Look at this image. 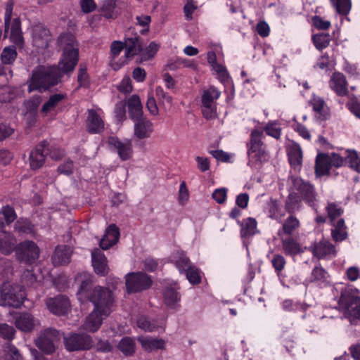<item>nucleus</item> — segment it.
Instances as JSON below:
<instances>
[{"mask_svg":"<svg viewBox=\"0 0 360 360\" xmlns=\"http://www.w3.org/2000/svg\"><path fill=\"white\" fill-rule=\"evenodd\" d=\"M137 326L139 328L148 332H152L158 329V326L154 322H150L143 316L140 317L137 320Z\"/></svg>","mask_w":360,"mask_h":360,"instance_id":"6e6d98bb","label":"nucleus"},{"mask_svg":"<svg viewBox=\"0 0 360 360\" xmlns=\"http://www.w3.org/2000/svg\"><path fill=\"white\" fill-rule=\"evenodd\" d=\"M58 41L63 51L58 63V69L63 73L72 72L79 59V49L75 37L71 33H64L60 35Z\"/></svg>","mask_w":360,"mask_h":360,"instance_id":"f03ea898","label":"nucleus"},{"mask_svg":"<svg viewBox=\"0 0 360 360\" xmlns=\"http://www.w3.org/2000/svg\"><path fill=\"white\" fill-rule=\"evenodd\" d=\"M339 305L346 311L351 322L360 320V298L352 290L342 291Z\"/></svg>","mask_w":360,"mask_h":360,"instance_id":"423d86ee","label":"nucleus"},{"mask_svg":"<svg viewBox=\"0 0 360 360\" xmlns=\"http://www.w3.org/2000/svg\"><path fill=\"white\" fill-rule=\"evenodd\" d=\"M13 3L8 2L5 9V33L11 29L10 39L16 45L21 46L23 43V37L21 32L20 20L18 18L12 19Z\"/></svg>","mask_w":360,"mask_h":360,"instance_id":"0eeeda50","label":"nucleus"},{"mask_svg":"<svg viewBox=\"0 0 360 360\" xmlns=\"http://www.w3.org/2000/svg\"><path fill=\"white\" fill-rule=\"evenodd\" d=\"M120 92L129 94L132 91L131 80L129 77H124L117 86Z\"/></svg>","mask_w":360,"mask_h":360,"instance_id":"774afa93","label":"nucleus"},{"mask_svg":"<svg viewBox=\"0 0 360 360\" xmlns=\"http://www.w3.org/2000/svg\"><path fill=\"white\" fill-rule=\"evenodd\" d=\"M129 117L132 120H137L143 117V105L140 98L137 95H132L127 101Z\"/></svg>","mask_w":360,"mask_h":360,"instance_id":"c85d7f7f","label":"nucleus"},{"mask_svg":"<svg viewBox=\"0 0 360 360\" xmlns=\"http://www.w3.org/2000/svg\"><path fill=\"white\" fill-rule=\"evenodd\" d=\"M46 146L47 141H42L30 151L28 161L31 169L37 170L44 166L46 158Z\"/></svg>","mask_w":360,"mask_h":360,"instance_id":"2eb2a0df","label":"nucleus"},{"mask_svg":"<svg viewBox=\"0 0 360 360\" xmlns=\"http://www.w3.org/2000/svg\"><path fill=\"white\" fill-rule=\"evenodd\" d=\"M312 252L314 255L319 259L324 257L331 258L336 255L335 246L326 240H321L316 243Z\"/></svg>","mask_w":360,"mask_h":360,"instance_id":"4be33fe9","label":"nucleus"},{"mask_svg":"<svg viewBox=\"0 0 360 360\" xmlns=\"http://www.w3.org/2000/svg\"><path fill=\"white\" fill-rule=\"evenodd\" d=\"M138 341L143 349L150 352L162 349L165 345V342L162 339L153 338L149 336H141L138 338Z\"/></svg>","mask_w":360,"mask_h":360,"instance_id":"7c9ffc66","label":"nucleus"},{"mask_svg":"<svg viewBox=\"0 0 360 360\" xmlns=\"http://www.w3.org/2000/svg\"><path fill=\"white\" fill-rule=\"evenodd\" d=\"M108 143L117 149L120 158L122 160H127L131 158L133 149L131 141L125 139L121 141L115 137H111L108 139Z\"/></svg>","mask_w":360,"mask_h":360,"instance_id":"a211bd4d","label":"nucleus"},{"mask_svg":"<svg viewBox=\"0 0 360 360\" xmlns=\"http://www.w3.org/2000/svg\"><path fill=\"white\" fill-rule=\"evenodd\" d=\"M330 88L339 96H346L348 93L347 82L345 75L340 72H335L329 82Z\"/></svg>","mask_w":360,"mask_h":360,"instance_id":"5701e85b","label":"nucleus"},{"mask_svg":"<svg viewBox=\"0 0 360 360\" xmlns=\"http://www.w3.org/2000/svg\"><path fill=\"white\" fill-rule=\"evenodd\" d=\"M175 265L180 272H183L192 265L189 259L183 252H176L173 255Z\"/></svg>","mask_w":360,"mask_h":360,"instance_id":"79ce46f5","label":"nucleus"},{"mask_svg":"<svg viewBox=\"0 0 360 360\" xmlns=\"http://www.w3.org/2000/svg\"><path fill=\"white\" fill-rule=\"evenodd\" d=\"M1 213L3 214L8 224H11L16 219L15 210L10 206L3 207Z\"/></svg>","mask_w":360,"mask_h":360,"instance_id":"680f3d73","label":"nucleus"},{"mask_svg":"<svg viewBox=\"0 0 360 360\" xmlns=\"http://www.w3.org/2000/svg\"><path fill=\"white\" fill-rule=\"evenodd\" d=\"M300 226L299 219L293 214H290L286 218L282 224V229L278 231V234L281 235V233L290 236L295 232Z\"/></svg>","mask_w":360,"mask_h":360,"instance_id":"e433bc0d","label":"nucleus"},{"mask_svg":"<svg viewBox=\"0 0 360 360\" xmlns=\"http://www.w3.org/2000/svg\"><path fill=\"white\" fill-rule=\"evenodd\" d=\"M124 45L125 50L124 58L127 60L138 55L142 51V44L140 41V37L136 34L132 37H129V34H127Z\"/></svg>","mask_w":360,"mask_h":360,"instance_id":"6ab92c4d","label":"nucleus"},{"mask_svg":"<svg viewBox=\"0 0 360 360\" xmlns=\"http://www.w3.org/2000/svg\"><path fill=\"white\" fill-rule=\"evenodd\" d=\"M330 164L328 160V155L319 154L316 158L315 172L316 176H321L329 174Z\"/></svg>","mask_w":360,"mask_h":360,"instance_id":"c9c22d12","label":"nucleus"},{"mask_svg":"<svg viewBox=\"0 0 360 360\" xmlns=\"http://www.w3.org/2000/svg\"><path fill=\"white\" fill-rule=\"evenodd\" d=\"M176 287L167 288L164 291V300L167 306L174 308L180 301L181 296Z\"/></svg>","mask_w":360,"mask_h":360,"instance_id":"58836bf2","label":"nucleus"},{"mask_svg":"<svg viewBox=\"0 0 360 360\" xmlns=\"http://www.w3.org/2000/svg\"><path fill=\"white\" fill-rule=\"evenodd\" d=\"M72 254L70 247L66 245L58 246L52 256V261L55 266L68 264Z\"/></svg>","mask_w":360,"mask_h":360,"instance_id":"c756f323","label":"nucleus"},{"mask_svg":"<svg viewBox=\"0 0 360 360\" xmlns=\"http://www.w3.org/2000/svg\"><path fill=\"white\" fill-rule=\"evenodd\" d=\"M46 304L51 313L58 316L66 314L70 307L68 298L64 295L48 298Z\"/></svg>","mask_w":360,"mask_h":360,"instance_id":"dca6fc26","label":"nucleus"},{"mask_svg":"<svg viewBox=\"0 0 360 360\" xmlns=\"http://www.w3.org/2000/svg\"><path fill=\"white\" fill-rule=\"evenodd\" d=\"M15 334V328L7 324V323H0V337L7 340H11L14 338Z\"/></svg>","mask_w":360,"mask_h":360,"instance_id":"3c124183","label":"nucleus"},{"mask_svg":"<svg viewBox=\"0 0 360 360\" xmlns=\"http://www.w3.org/2000/svg\"><path fill=\"white\" fill-rule=\"evenodd\" d=\"M282 309L286 311H296L300 309L304 310V304L294 302L290 300H285L281 303Z\"/></svg>","mask_w":360,"mask_h":360,"instance_id":"4d7b16f0","label":"nucleus"},{"mask_svg":"<svg viewBox=\"0 0 360 360\" xmlns=\"http://www.w3.org/2000/svg\"><path fill=\"white\" fill-rule=\"evenodd\" d=\"M227 196V189L226 188H217L212 193L213 199L219 204L225 202Z\"/></svg>","mask_w":360,"mask_h":360,"instance_id":"e2e57ef3","label":"nucleus"},{"mask_svg":"<svg viewBox=\"0 0 360 360\" xmlns=\"http://www.w3.org/2000/svg\"><path fill=\"white\" fill-rule=\"evenodd\" d=\"M15 96L14 89L6 86L0 89V103H6L11 101Z\"/></svg>","mask_w":360,"mask_h":360,"instance_id":"13d9d810","label":"nucleus"},{"mask_svg":"<svg viewBox=\"0 0 360 360\" xmlns=\"http://www.w3.org/2000/svg\"><path fill=\"white\" fill-rule=\"evenodd\" d=\"M116 1L115 0H104L101 6V11L106 18H115Z\"/></svg>","mask_w":360,"mask_h":360,"instance_id":"c03bdc74","label":"nucleus"},{"mask_svg":"<svg viewBox=\"0 0 360 360\" xmlns=\"http://www.w3.org/2000/svg\"><path fill=\"white\" fill-rule=\"evenodd\" d=\"M333 6L340 15H347L352 7L351 0H330Z\"/></svg>","mask_w":360,"mask_h":360,"instance_id":"37998d69","label":"nucleus"},{"mask_svg":"<svg viewBox=\"0 0 360 360\" xmlns=\"http://www.w3.org/2000/svg\"><path fill=\"white\" fill-rule=\"evenodd\" d=\"M60 75L55 67L40 66L36 68L29 81V91L34 90L45 91L57 84Z\"/></svg>","mask_w":360,"mask_h":360,"instance_id":"7ed1b4c3","label":"nucleus"},{"mask_svg":"<svg viewBox=\"0 0 360 360\" xmlns=\"http://www.w3.org/2000/svg\"><path fill=\"white\" fill-rule=\"evenodd\" d=\"M17 57V51L15 46L5 47L1 53V58L4 64H12Z\"/></svg>","mask_w":360,"mask_h":360,"instance_id":"a18cd8bd","label":"nucleus"},{"mask_svg":"<svg viewBox=\"0 0 360 360\" xmlns=\"http://www.w3.org/2000/svg\"><path fill=\"white\" fill-rule=\"evenodd\" d=\"M221 92L214 86L203 91L201 96L202 113L206 119H212L217 115L216 101Z\"/></svg>","mask_w":360,"mask_h":360,"instance_id":"1a4fd4ad","label":"nucleus"},{"mask_svg":"<svg viewBox=\"0 0 360 360\" xmlns=\"http://www.w3.org/2000/svg\"><path fill=\"white\" fill-rule=\"evenodd\" d=\"M309 103L314 111L316 112L319 119L321 120H326L329 118L330 109L323 98L314 95Z\"/></svg>","mask_w":360,"mask_h":360,"instance_id":"393cba45","label":"nucleus"},{"mask_svg":"<svg viewBox=\"0 0 360 360\" xmlns=\"http://www.w3.org/2000/svg\"><path fill=\"white\" fill-rule=\"evenodd\" d=\"M124 49V43L120 41H114L110 46V53L112 56L111 66L115 70H117L122 67L126 63L127 59L122 58L120 61L117 62L115 59L120 54L121 51Z\"/></svg>","mask_w":360,"mask_h":360,"instance_id":"2f4dec72","label":"nucleus"},{"mask_svg":"<svg viewBox=\"0 0 360 360\" xmlns=\"http://www.w3.org/2000/svg\"><path fill=\"white\" fill-rule=\"evenodd\" d=\"M288 156L291 167L299 171L302 163V151L300 146L297 143H292L288 149Z\"/></svg>","mask_w":360,"mask_h":360,"instance_id":"a878e982","label":"nucleus"},{"mask_svg":"<svg viewBox=\"0 0 360 360\" xmlns=\"http://www.w3.org/2000/svg\"><path fill=\"white\" fill-rule=\"evenodd\" d=\"M197 9V5L192 0L187 1L184 7V13L187 20L193 18V13Z\"/></svg>","mask_w":360,"mask_h":360,"instance_id":"69168bd1","label":"nucleus"},{"mask_svg":"<svg viewBox=\"0 0 360 360\" xmlns=\"http://www.w3.org/2000/svg\"><path fill=\"white\" fill-rule=\"evenodd\" d=\"M159 49V45L155 41L150 43L146 49L145 52L143 53L142 58L143 60H147L152 58Z\"/></svg>","mask_w":360,"mask_h":360,"instance_id":"052dcab7","label":"nucleus"},{"mask_svg":"<svg viewBox=\"0 0 360 360\" xmlns=\"http://www.w3.org/2000/svg\"><path fill=\"white\" fill-rule=\"evenodd\" d=\"M65 95L63 94H55L50 96L49 100L44 103L41 109V113L43 116H47L49 114H55L56 108L63 101Z\"/></svg>","mask_w":360,"mask_h":360,"instance_id":"cd10ccee","label":"nucleus"},{"mask_svg":"<svg viewBox=\"0 0 360 360\" xmlns=\"http://www.w3.org/2000/svg\"><path fill=\"white\" fill-rule=\"evenodd\" d=\"M330 38L329 34H316L313 36V42L316 48L322 50L326 48L330 43Z\"/></svg>","mask_w":360,"mask_h":360,"instance_id":"09e8293b","label":"nucleus"},{"mask_svg":"<svg viewBox=\"0 0 360 360\" xmlns=\"http://www.w3.org/2000/svg\"><path fill=\"white\" fill-rule=\"evenodd\" d=\"M88 131L92 134L100 133L104 129V122L101 115L94 110H88L86 120Z\"/></svg>","mask_w":360,"mask_h":360,"instance_id":"b1692460","label":"nucleus"},{"mask_svg":"<svg viewBox=\"0 0 360 360\" xmlns=\"http://www.w3.org/2000/svg\"><path fill=\"white\" fill-rule=\"evenodd\" d=\"M331 225L333 226L331 229V236L334 241L342 242L347 238V227L343 219H339L337 222H334V224Z\"/></svg>","mask_w":360,"mask_h":360,"instance_id":"f704fd0d","label":"nucleus"},{"mask_svg":"<svg viewBox=\"0 0 360 360\" xmlns=\"http://www.w3.org/2000/svg\"><path fill=\"white\" fill-rule=\"evenodd\" d=\"M92 265L98 275L105 276L108 273L109 268L107 264V258L98 248L94 249L91 252Z\"/></svg>","mask_w":360,"mask_h":360,"instance_id":"412c9836","label":"nucleus"},{"mask_svg":"<svg viewBox=\"0 0 360 360\" xmlns=\"http://www.w3.org/2000/svg\"><path fill=\"white\" fill-rule=\"evenodd\" d=\"M120 232L115 224H111L106 230L105 234L101 240L100 245L103 250H107L115 245L119 239Z\"/></svg>","mask_w":360,"mask_h":360,"instance_id":"bb28decb","label":"nucleus"},{"mask_svg":"<svg viewBox=\"0 0 360 360\" xmlns=\"http://www.w3.org/2000/svg\"><path fill=\"white\" fill-rule=\"evenodd\" d=\"M266 134L278 139L281 134V128L278 122H269L264 127Z\"/></svg>","mask_w":360,"mask_h":360,"instance_id":"603ef678","label":"nucleus"},{"mask_svg":"<svg viewBox=\"0 0 360 360\" xmlns=\"http://www.w3.org/2000/svg\"><path fill=\"white\" fill-rule=\"evenodd\" d=\"M271 264L275 269V271L278 274L284 269L286 261L283 256L279 254H276L274 256L271 260Z\"/></svg>","mask_w":360,"mask_h":360,"instance_id":"bf43d9fd","label":"nucleus"},{"mask_svg":"<svg viewBox=\"0 0 360 360\" xmlns=\"http://www.w3.org/2000/svg\"><path fill=\"white\" fill-rule=\"evenodd\" d=\"M14 325L23 333H30L39 326V321L29 312H15Z\"/></svg>","mask_w":360,"mask_h":360,"instance_id":"4468645a","label":"nucleus"},{"mask_svg":"<svg viewBox=\"0 0 360 360\" xmlns=\"http://www.w3.org/2000/svg\"><path fill=\"white\" fill-rule=\"evenodd\" d=\"M45 153L46 156L49 155L50 158L53 160H59L65 155V152L63 150L56 146L49 147L48 143Z\"/></svg>","mask_w":360,"mask_h":360,"instance_id":"5fc2aeb1","label":"nucleus"},{"mask_svg":"<svg viewBox=\"0 0 360 360\" xmlns=\"http://www.w3.org/2000/svg\"><path fill=\"white\" fill-rule=\"evenodd\" d=\"M302 199L297 193L291 192L285 202V209L290 214H293L296 212L302 209Z\"/></svg>","mask_w":360,"mask_h":360,"instance_id":"72a5a7b5","label":"nucleus"},{"mask_svg":"<svg viewBox=\"0 0 360 360\" xmlns=\"http://www.w3.org/2000/svg\"><path fill=\"white\" fill-rule=\"evenodd\" d=\"M65 348L70 351L84 350L91 347V338L86 334L70 333L64 338Z\"/></svg>","mask_w":360,"mask_h":360,"instance_id":"ddd939ff","label":"nucleus"},{"mask_svg":"<svg viewBox=\"0 0 360 360\" xmlns=\"http://www.w3.org/2000/svg\"><path fill=\"white\" fill-rule=\"evenodd\" d=\"M2 360H22V356L14 345L8 344Z\"/></svg>","mask_w":360,"mask_h":360,"instance_id":"de8ad7c7","label":"nucleus"},{"mask_svg":"<svg viewBox=\"0 0 360 360\" xmlns=\"http://www.w3.org/2000/svg\"><path fill=\"white\" fill-rule=\"evenodd\" d=\"M282 248L286 255L294 257L303 252L300 244L292 237L281 240Z\"/></svg>","mask_w":360,"mask_h":360,"instance_id":"473e14b6","label":"nucleus"},{"mask_svg":"<svg viewBox=\"0 0 360 360\" xmlns=\"http://www.w3.org/2000/svg\"><path fill=\"white\" fill-rule=\"evenodd\" d=\"M16 255L21 262L31 264L38 259L39 248L35 243L26 240L19 244L16 249Z\"/></svg>","mask_w":360,"mask_h":360,"instance_id":"f8f14e48","label":"nucleus"},{"mask_svg":"<svg viewBox=\"0 0 360 360\" xmlns=\"http://www.w3.org/2000/svg\"><path fill=\"white\" fill-rule=\"evenodd\" d=\"M125 283L127 292L131 293L146 290L151 285L152 280L143 272H132L125 276Z\"/></svg>","mask_w":360,"mask_h":360,"instance_id":"9d476101","label":"nucleus"},{"mask_svg":"<svg viewBox=\"0 0 360 360\" xmlns=\"http://www.w3.org/2000/svg\"><path fill=\"white\" fill-rule=\"evenodd\" d=\"M33 44L39 49H46L49 46L51 37L49 30L42 24L34 25L32 27Z\"/></svg>","mask_w":360,"mask_h":360,"instance_id":"f3484780","label":"nucleus"},{"mask_svg":"<svg viewBox=\"0 0 360 360\" xmlns=\"http://www.w3.org/2000/svg\"><path fill=\"white\" fill-rule=\"evenodd\" d=\"M135 341L130 337L123 338L118 344V349L125 355L131 356L135 352Z\"/></svg>","mask_w":360,"mask_h":360,"instance_id":"a19ab883","label":"nucleus"},{"mask_svg":"<svg viewBox=\"0 0 360 360\" xmlns=\"http://www.w3.org/2000/svg\"><path fill=\"white\" fill-rule=\"evenodd\" d=\"M60 339L59 331L53 328L46 329L36 340L37 346L46 354L56 349L55 344Z\"/></svg>","mask_w":360,"mask_h":360,"instance_id":"9b49d317","label":"nucleus"},{"mask_svg":"<svg viewBox=\"0 0 360 360\" xmlns=\"http://www.w3.org/2000/svg\"><path fill=\"white\" fill-rule=\"evenodd\" d=\"M186 278L188 281L192 284H198L201 281L199 270L193 266H190L185 270Z\"/></svg>","mask_w":360,"mask_h":360,"instance_id":"8fccbe9b","label":"nucleus"},{"mask_svg":"<svg viewBox=\"0 0 360 360\" xmlns=\"http://www.w3.org/2000/svg\"><path fill=\"white\" fill-rule=\"evenodd\" d=\"M345 161L349 167L357 172H360V157L358 156L356 151L347 150Z\"/></svg>","mask_w":360,"mask_h":360,"instance_id":"49530a36","label":"nucleus"},{"mask_svg":"<svg viewBox=\"0 0 360 360\" xmlns=\"http://www.w3.org/2000/svg\"><path fill=\"white\" fill-rule=\"evenodd\" d=\"M263 131L253 129L250 134V141L248 145V165L251 167L266 162L269 159V154L262 141Z\"/></svg>","mask_w":360,"mask_h":360,"instance_id":"20e7f679","label":"nucleus"},{"mask_svg":"<svg viewBox=\"0 0 360 360\" xmlns=\"http://www.w3.org/2000/svg\"><path fill=\"white\" fill-rule=\"evenodd\" d=\"M74 171V163L72 160H67L60 165L58 167V172L61 174L70 175Z\"/></svg>","mask_w":360,"mask_h":360,"instance_id":"0e129e2a","label":"nucleus"},{"mask_svg":"<svg viewBox=\"0 0 360 360\" xmlns=\"http://www.w3.org/2000/svg\"><path fill=\"white\" fill-rule=\"evenodd\" d=\"M91 281L89 278L82 281L77 292L81 300L87 297L94 305L93 311L86 318L82 328L88 332H96L101 327L104 317L108 316L112 310L114 299L108 289L96 286L91 289Z\"/></svg>","mask_w":360,"mask_h":360,"instance_id":"f257e3e1","label":"nucleus"},{"mask_svg":"<svg viewBox=\"0 0 360 360\" xmlns=\"http://www.w3.org/2000/svg\"><path fill=\"white\" fill-rule=\"evenodd\" d=\"M1 297L4 305L19 308L23 304L26 295L22 285L6 282L1 287Z\"/></svg>","mask_w":360,"mask_h":360,"instance_id":"39448f33","label":"nucleus"},{"mask_svg":"<svg viewBox=\"0 0 360 360\" xmlns=\"http://www.w3.org/2000/svg\"><path fill=\"white\" fill-rule=\"evenodd\" d=\"M292 188L297 191L300 198L316 212V192L314 186L301 178L291 177Z\"/></svg>","mask_w":360,"mask_h":360,"instance_id":"6e6552de","label":"nucleus"},{"mask_svg":"<svg viewBox=\"0 0 360 360\" xmlns=\"http://www.w3.org/2000/svg\"><path fill=\"white\" fill-rule=\"evenodd\" d=\"M134 123V134L139 139L148 138L153 132V123L146 117L132 120Z\"/></svg>","mask_w":360,"mask_h":360,"instance_id":"aec40b11","label":"nucleus"},{"mask_svg":"<svg viewBox=\"0 0 360 360\" xmlns=\"http://www.w3.org/2000/svg\"><path fill=\"white\" fill-rule=\"evenodd\" d=\"M257 225V221L254 218L249 217L245 219L240 230L241 237L243 238H249L259 233Z\"/></svg>","mask_w":360,"mask_h":360,"instance_id":"4c0bfd02","label":"nucleus"},{"mask_svg":"<svg viewBox=\"0 0 360 360\" xmlns=\"http://www.w3.org/2000/svg\"><path fill=\"white\" fill-rule=\"evenodd\" d=\"M312 281H323L326 278V272L321 266H315L311 272Z\"/></svg>","mask_w":360,"mask_h":360,"instance_id":"338daca9","label":"nucleus"},{"mask_svg":"<svg viewBox=\"0 0 360 360\" xmlns=\"http://www.w3.org/2000/svg\"><path fill=\"white\" fill-rule=\"evenodd\" d=\"M15 230L20 233H30L32 232V226L26 219H19L15 224Z\"/></svg>","mask_w":360,"mask_h":360,"instance_id":"864d4df0","label":"nucleus"},{"mask_svg":"<svg viewBox=\"0 0 360 360\" xmlns=\"http://www.w3.org/2000/svg\"><path fill=\"white\" fill-rule=\"evenodd\" d=\"M326 211L328 214V218L330 220V224H334L335 219L341 217L343 214L344 210L342 207L335 202H328Z\"/></svg>","mask_w":360,"mask_h":360,"instance_id":"ea45409f","label":"nucleus"}]
</instances>
